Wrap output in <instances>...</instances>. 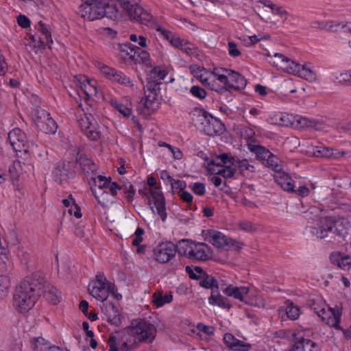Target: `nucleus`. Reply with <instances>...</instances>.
<instances>
[{
    "mask_svg": "<svg viewBox=\"0 0 351 351\" xmlns=\"http://www.w3.org/2000/svg\"><path fill=\"white\" fill-rule=\"evenodd\" d=\"M228 53L232 57H237L239 56L241 53L239 49L237 48L236 43L232 41H230L228 43Z\"/></svg>",
    "mask_w": 351,
    "mask_h": 351,
    "instance_id": "nucleus-58",
    "label": "nucleus"
},
{
    "mask_svg": "<svg viewBox=\"0 0 351 351\" xmlns=\"http://www.w3.org/2000/svg\"><path fill=\"white\" fill-rule=\"evenodd\" d=\"M291 177L285 172L281 170L276 172L274 175V179L276 183L280 186V187L285 184L288 180H290Z\"/></svg>",
    "mask_w": 351,
    "mask_h": 351,
    "instance_id": "nucleus-47",
    "label": "nucleus"
},
{
    "mask_svg": "<svg viewBox=\"0 0 351 351\" xmlns=\"http://www.w3.org/2000/svg\"><path fill=\"white\" fill-rule=\"evenodd\" d=\"M193 192L197 195H204L206 193L204 184L202 182H195L191 186Z\"/></svg>",
    "mask_w": 351,
    "mask_h": 351,
    "instance_id": "nucleus-56",
    "label": "nucleus"
},
{
    "mask_svg": "<svg viewBox=\"0 0 351 351\" xmlns=\"http://www.w3.org/2000/svg\"><path fill=\"white\" fill-rule=\"evenodd\" d=\"M235 172V169H232L230 166H226V168L219 169L216 173L225 178H230L234 176Z\"/></svg>",
    "mask_w": 351,
    "mask_h": 351,
    "instance_id": "nucleus-53",
    "label": "nucleus"
},
{
    "mask_svg": "<svg viewBox=\"0 0 351 351\" xmlns=\"http://www.w3.org/2000/svg\"><path fill=\"white\" fill-rule=\"evenodd\" d=\"M121 5L131 19L149 27L154 25L152 15L138 4H132L128 1H123Z\"/></svg>",
    "mask_w": 351,
    "mask_h": 351,
    "instance_id": "nucleus-7",
    "label": "nucleus"
},
{
    "mask_svg": "<svg viewBox=\"0 0 351 351\" xmlns=\"http://www.w3.org/2000/svg\"><path fill=\"white\" fill-rule=\"evenodd\" d=\"M204 132L208 136H217L223 134L225 130L224 124L217 118L209 114L203 124Z\"/></svg>",
    "mask_w": 351,
    "mask_h": 351,
    "instance_id": "nucleus-17",
    "label": "nucleus"
},
{
    "mask_svg": "<svg viewBox=\"0 0 351 351\" xmlns=\"http://www.w3.org/2000/svg\"><path fill=\"white\" fill-rule=\"evenodd\" d=\"M186 272L189 274L190 278L198 280H199L204 274H206L205 272L201 267H191L190 266H186L185 268Z\"/></svg>",
    "mask_w": 351,
    "mask_h": 351,
    "instance_id": "nucleus-40",
    "label": "nucleus"
},
{
    "mask_svg": "<svg viewBox=\"0 0 351 351\" xmlns=\"http://www.w3.org/2000/svg\"><path fill=\"white\" fill-rule=\"evenodd\" d=\"M217 158L220 159L223 165L229 164L231 165H234L236 162V158L233 156H230L228 154L223 153L218 155L217 156Z\"/></svg>",
    "mask_w": 351,
    "mask_h": 351,
    "instance_id": "nucleus-54",
    "label": "nucleus"
},
{
    "mask_svg": "<svg viewBox=\"0 0 351 351\" xmlns=\"http://www.w3.org/2000/svg\"><path fill=\"white\" fill-rule=\"evenodd\" d=\"M17 23L23 28H27L30 25L29 19L27 16L22 14L18 16Z\"/></svg>",
    "mask_w": 351,
    "mask_h": 351,
    "instance_id": "nucleus-64",
    "label": "nucleus"
},
{
    "mask_svg": "<svg viewBox=\"0 0 351 351\" xmlns=\"http://www.w3.org/2000/svg\"><path fill=\"white\" fill-rule=\"evenodd\" d=\"M167 75L165 70L160 69L159 67H154L151 71L147 78V83L144 86L145 99L144 106L146 108H150L155 101L158 99L160 93L159 85L160 81Z\"/></svg>",
    "mask_w": 351,
    "mask_h": 351,
    "instance_id": "nucleus-4",
    "label": "nucleus"
},
{
    "mask_svg": "<svg viewBox=\"0 0 351 351\" xmlns=\"http://www.w3.org/2000/svg\"><path fill=\"white\" fill-rule=\"evenodd\" d=\"M123 186H119L117 182L109 181V184L107 186V190H108L112 195L115 196L117 194V191L123 189Z\"/></svg>",
    "mask_w": 351,
    "mask_h": 351,
    "instance_id": "nucleus-61",
    "label": "nucleus"
},
{
    "mask_svg": "<svg viewBox=\"0 0 351 351\" xmlns=\"http://www.w3.org/2000/svg\"><path fill=\"white\" fill-rule=\"evenodd\" d=\"M264 161H265V165L271 168L275 171V173L281 170V166L277 163V158L273 154L272 156L265 159Z\"/></svg>",
    "mask_w": 351,
    "mask_h": 351,
    "instance_id": "nucleus-51",
    "label": "nucleus"
},
{
    "mask_svg": "<svg viewBox=\"0 0 351 351\" xmlns=\"http://www.w3.org/2000/svg\"><path fill=\"white\" fill-rule=\"evenodd\" d=\"M8 138L15 152H27L25 149L26 135L21 129L16 128L11 130L8 133Z\"/></svg>",
    "mask_w": 351,
    "mask_h": 351,
    "instance_id": "nucleus-15",
    "label": "nucleus"
},
{
    "mask_svg": "<svg viewBox=\"0 0 351 351\" xmlns=\"http://www.w3.org/2000/svg\"><path fill=\"white\" fill-rule=\"evenodd\" d=\"M31 346L34 351H46L50 347L49 342L41 337L34 338Z\"/></svg>",
    "mask_w": 351,
    "mask_h": 351,
    "instance_id": "nucleus-37",
    "label": "nucleus"
},
{
    "mask_svg": "<svg viewBox=\"0 0 351 351\" xmlns=\"http://www.w3.org/2000/svg\"><path fill=\"white\" fill-rule=\"evenodd\" d=\"M35 275L37 294L38 298L43 296L46 300L56 304L60 302L57 289L50 283L47 282L43 277L38 274Z\"/></svg>",
    "mask_w": 351,
    "mask_h": 351,
    "instance_id": "nucleus-9",
    "label": "nucleus"
},
{
    "mask_svg": "<svg viewBox=\"0 0 351 351\" xmlns=\"http://www.w3.org/2000/svg\"><path fill=\"white\" fill-rule=\"evenodd\" d=\"M208 237L210 238L209 242L217 248H224L226 247H234L235 249L241 248L237 241L225 236L220 232L210 230Z\"/></svg>",
    "mask_w": 351,
    "mask_h": 351,
    "instance_id": "nucleus-13",
    "label": "nucleus"
},
{
    "mask_svg": "<svg viewBox=\"0 0 351 351\" xmlns=\"http://www.w3.org/2000/svg\"><path fill=\"white\" fill-rule=\"evenodd\" d=\"M106 5L104 6V10L105 12V16L109 19H115L117 17L118 10L112 1L102 0Z\"/></svg>",
    "mask_w": 351,
    "mask_h": 351,
    "instance_id": "nucleus-36",
    "label": "nucleus"
},
{
    "mask_svg": "<svg viewBox=\"0 0 351 351\" xmlns=\"http://www.w3.org/2000/svg\"><path fill=\"white\" fill-rule=\"evenodd\" d=\"M63 205L64 207L71 208V206H73L75 208L74 211V216L76 218H80L82 217L81 210L80 206L75 203V199L73 198L71 195H69L67 198L64 199L62 201Z\"/></svg>",
    "mask_w": 351,
    "mask_h": 351,
    "instance_id": "nucleus-38",
    "label": "nucleus"
},
{
    "mask_svg": "<svg viewBox=\"0 0 351 351\" xmlns=\"http://www.w3.org/2000/svg\"><path fill=\"white\" fill-rule=\"evenodd\" d=\"M292 341L294 342L291 351H319L317 344L300 336L299 333H292Z\"/></svg>",
    "mask_w": 351,
    "mask_h": 351,
    "instance_id": "nucleus-14",
    "label": "nucleus"
},
{
    "mask_svg": "<svg viewBox=\"0 0 351 351\" xmlns=\"http://www.w3.org/2000/svg\"><path fill=\"white\" fill-rule=\"evenodd\" d=\"M194 242L189 239H182L178 241L175 247H177V252L182 256H185L188 258H190L193 250Z\"/></svg>",
    "mask_w": 351,
    "mask_h": 351,
    "instance_id": "nucleus-30",
    "label": "nucleus"
},
{
    "mask_svg": "<svg viewBox=\"0 0 351 351\" xmlns=\"http://www.w3.org/2000/svg\"><path fill=\"white\" fill-rule=\"evenodd\" d=\"M249 149L252 152H254L257 157L263 160L269 158L270 156H272V153H271L268 149L261 145H254L249 144Z\"/></svg>",
    "mask_w": 351,
    "mask_h": 351,
    "instance_id": "nucleus-35",
    "label": "nucleus"
},
{
    "mask_svg": "<svg viewBox=\"0 0 351 351\" xmlns=\"http://www.w3.org/2000/svg\"><path fill=\"white\" fill-rule=\"evenodd\" d=\"M76 163L79 166L80 170L84 173L93 172L96 171L97 169L94 162L86 156H80L77 159Z\"/></svg>",
    "mask_w": 351,
    "mask_h": 351,
    "instance_id": "nucleus-31",
    "label": "nucleus"
},
{
    "mask_svg": "<svg viewBox=\"0 0 351 351\" xmlns=\"http://www.w3.org/2000/svg\"><path fill=\"white\" fill-rule=\"evenodd\" d=\"M144 230L143 228L138 227L134 232V238L132 240V245L134 246H138L143 241V235Z\"/></svg>",
    "mask_w": 351,
    "mask_h": 351,
    "instance_id": "nucleus-55",
    "label": "nucleus"
},
{
    "mask_svg": "<svg viewBox=\"0 0 351 351\" xmlns=\"http://www.w3.org/2000/svg\"><path fill=\"white\" fill-rule=\"evenodd\" d=\"M199 285L205 289L211 290V295L208 298V302L212 305H217L223 308L230 309L232 305L229 302V300L223 297L219 293L220 282L215 277L209 275L207 273L204 274L199 280Z\"/></svg>",
    "mask_w": 351,
    "mask_h": 351,
    "instance_id": "nucleus-6",
    "label": "nucleus"
},
{
    "mask_svg": "<svg viewBox=\"0 0 351 351\" xmlns=\"http://www.w3.org/2000/svg\"><path fill=\"white\" fill-rule=\"evenodd\" d=\"M110 180V177L107 178L103 176H98L97 178H93L95 186H97V189L92 187L91 191L99 204H101L99 197L108 195L107 186L109 184Z\"/></svg>",
    "mask_w": 351,
    "mask_h": 351,
    "instance_id": "nucleus-21",
    "label": "nucleus"
},
{
    "mask_svg": "<svg viewBox=\"0 0 351 351\" xmlns=\"http://www.w3.org/2000/svg\"><path fill=\"white\" fill-rule=\"evenodd\" d=\"M213 256L211 248L205 243L194 242L189 259L206 261Z\"/></svg>",
    "mask_w": 351,
    "mask_h": 351,
    "instance_id": "nucleus-18",
    "label": "nucleus"
},
{
    "mask_svg": "<svg viewBox=\"0 0 351 351\" xmlns=\"http://www.w3.org/2000/svg\"><path fill=\"white\" fill-rule=\"evenodd\" d=\"M239 228L245 232H252L256 230V226L250 221L242 220L238 222Z\"/></svg>",
    "mask_w": 351,
    "mask_h": 351,
    "instance_id": "nucleus-49",
    "label": "nucleus"
},
{
    "mask_svg": "<svg viewBox=\"0 0 351 351\" xmlns=\"http://www.w3.org/2000/svg\"><path fill=\"white\" fill-rule=\"evenodd\" d=\"M158 31H160L162 34L169 41V43L175 47L180 49L183 43L185 42L180 37L173 35L171 32L162 29L161 27L157 28Z\"/></svg>",
    "mask_w": 351,
    "mask_h": 351,
    "instance_id": "nucleus-33",
    "label": "nucleus"
},
{
    "mask_svg": "<svg viewBox=\"0 0 351 351\" xmlns=\"http://www.w3.org/2000/svg\"><path fill=\"white\" fill-rule=\"evenodd\" d=\"M221 68L220 69H215L213 71L210 73V75L214 76L216 77L221 83L223 84L226 86H228V84L229 83L228 81V73H227V75L221 74L220 73V71Z\"/></svg>",
    "mask_w": 351,
    "mask_h": 351,
    "instance_id": "nucleus-50",
    "label": "nucleus"
},
{
    "mask_svg": "<svg viewBox=\"0 0 351 351\" xmlns=\"http://www.w3.org/2000/svg\"><path fill=\"white\" fill-rule=\"evenodd\" d=\"M197 327L199 330L204 332L208 335H213L214 334L215 328L213 326H206L204 324L199 323Z\"/></svg>",
    "mask_w": 351,
    "mask_h": 351,
    "instance_id": "nucleus-63",
    "label": "nucleus"
},
{
    "mask_svg": "<svg viewBox=\"0 0 351 351\" xmlns=\"http://www.w3.org/2000/svg\"><path fill=\"white\" fill-rule=\"evenodd\" d=\"M111 105L117 110L125 117H129L131 114V108L128 106L123 105L116 99H111Z\"/></svg>",
    "mask_w": 351,
    "mask_h": 351,
    "instance_id": "nucleus-41",
    "label": "nucleus"
},
{
    "mask_svg": "<svg viewBox=\"0 0 351 351\" xmlns=\"http://www.w3.org/2000/svg\"><path fill=\"white\" fill-rule=\"evenodd\" d=\"M75 77L79 83L80 91L85 95L86 99L97 95V90L95 81L89 80L88 78L84 75H78Z\"/></svg>",
    "mask_w": 351,
    "mask_h": 351,
    "instance_id": "nucleus-20",
    "label": "nucleus"
},
{
    "mask_svg": "<svg viewBox=\"0 0 351 351\" xmlns=\"http://www.w3.org/2000/svg\"><path fill=\"white\" fill-rule=\"evenodd\" d=\"M328 313L329 315L326 323L332 327L337 330H340L346 333V331L339 325L341 316V310L339 308L335 310L330 308Z\"/></svg>",
    "mask_w": 351,
    "mask_h": 351,
    "instance_id": "nucleus-26",
    "label": "nucleus"
},
{
    "mask_svg": "<svg viewBox=\"0 0 351 351\" xmlns=\"http://www.w3.org/2000/svg\"><path fill=\"white\" fill-rule=\"evenodd\" d=\"M128 57L135 63H145L149 60V54L147 51L136 47V49H130Z\"/></svg>",
    "mask_w": 351,
    "mask_h": 351,
    "instance_id": "nucleus-27",
    "label": "nucleus"
},
{
    "mask_svg": "<svg viewBox=\"0 0 351 351\" xmlns=\"http://www.w3.org/2000/svg\"><path fill=\"white\" fill-rule=\"evenodd\" d=\"M152 302L157 307H160L165 304L170 303L173 300V295L171 294H167L163 295L160 291H156L153 294Z\"/></svg>",
    "mask_w": 351,
    "mask_h": 351,
    "instance_id": "nucleus-34",
    "label": "nucleus"
},
{
    "mask_svg": "<svg viewBox=\"0 0 351 351\" xmlns=\"http://www.w3.org/2000/svg\"><path fill=\"white\" fill-rule=\"evenodd\" d=\"M298 123L301 128H313L315 130H324L327 128V125L322 121L311 120L305 117L300 118Z\"/></svg>",
    "mask_w": 351,
    "mask_h": 351,
    "instance_id": "nucleus-29",
    "label": "nucleus"
},
{
    "mask_svg": "<svg viewBox=\"0 0 351 351\" xmlns=\"http://www.w3.org/2000/svg\"><path fill=\"white\" fill-rule=\"evenodd\" d=\"M226 284L223 280H221V282H220L219 289H221L223 293L227 295L228 296H233L234 298H240V295L238 291V287H234L232 285H230L227 287L224 286Z\"/></svg>",
    "mask_w": 351,
    "mask_h": 351,
    "instance_id": "nucleus-39",
    "label": "nucleus"
},
{
    "mask_svg": "<svg viewBox=\"0 0 351 351\" xmlns=\"http://www.w3.org/2000/svg\"><path fill=\"white\" fill-rule=\"evenodd\" d=\"M156 329L145 320H135L122 331L110 335L108 339L109 351H131L139 342L152 343L156 337Z\"/></svg>",
    "mask_w": 351,
    "mask_h": 351,
    "instance_id": "nucleus-1",
    "label": "nucleus"
},
{
    "mask_svg": "<svg viewBox=\"0 0 351 351\" xmlns=\"http://www.w3.org/2000/svg\"><path fill=\"white\" fill-rule=\"evenodd\" d=\"M148 198V204L151 206L152 201L154 202V204L156 208L157 213L161 217V219L164 221L167 218V213L165 208V201L162 193L158 187H154L150 190L149 193L146 194ZM152 211H154V207L150 206Z\"/></svg>",
    "mask_w": 351,
    "mask_h": 351,
    "instance_id": "nucleus-11",
    "label": "nucleus"
},
{
    "mask_svg": "<svg viewBox=\"0 0 351 351\" xmlns=\"http://www.w3.org/2000/svg\"><path fill=\"white\" fill-rule=\"evenodd\" d=\"M36 28L38 31L40 32L42 34L45 36V41L41 40V43H49L53 42L51 32L48 29V27L42 21H39L37 23V25H36Z\"/></svg>",
    "mask_w": 351,
    "mask_h": 351,
    "instance_id": "nucleus-42",
    "label": "nucleus"
},
{
    "mask_svg": "<svg viewBox=\"0 0 351 351\" xmlns=\"http://www.w3.org/2000/svg\"><path fill=\"white\" fill-rule=\"evenodd\" d=\"M221 70H222V71L228 73L229 83L228 84V86L229 88H232L235 90H241L245 87L247 84V80L242 75L238 72L226 69H221Z\"/></svg>",
    "mask_w": 351,
    "mask_h": 351,
    "instance_id": "nucleus-22",
    "label": "nucleus"
},
{
    "mask_svg": "<svg viewBox=\"0 0 351 351\" xmlns=\"http://www.w3.org/2000/svg\"><path fill=\"white\" fill-rule=\"evenodd\" d=\"M52 174L54 180L62 184L73 176L72 164L64 161L58 162L54 168Z\"/></svg>",
    "mask_w": 351,
    "mask_h": 351,
    "instance_id": "nucleus-16",
    "label": "nucleus"
},
{
    "mask_svg": "<svg viewBox=\"0 0 351 351\" xmlns=\"http://www.w3.org/2000/svg\"><path fill=\"white\" fill-rule=\"evenodd\" d=\"M99 69H100L101 73L105 76H106L108 78H109L110 80H112L114 77V75H115V74L117 71L114 69L110 68L106 65H102L101 67H99Z\"/></svg>",
    "mask_w": 351,
    "mask_h": 351,
    "instance_id": "nucleus-57",
    "label": "nucleus"
},
{
    "mask_svg": "<svg viewBox=\"0 0 351 351\" xmlns=\"http://www.w3.org/2000/svg\"><path fill=\"white\" fill-rule=\"evenodd\" d=\"M286 313L291 319L295 320L298 318L300 315V309L298 306L291 303L287 306Z\"/></svg>",
    "mask_w": 351,
    "mask_h": 351,
    "instance_id": "nucleus-45",
    "label": "nucleus"
},
{
    "mask_svg": "<svg viewBox=\"0 0 351 351\" xmlns=\"http://www.w3.org/2000/svg\"><path fill=\"white\" fill-rule=\"evenodd\" d=\"M171 189L175 192L180 193L186 187V183L184 180H175L173 178L172 182L169 183Z\"/></svg>",
    "mask_w": 351,
    "mask_h": 351,
    "instance_id": "nucleus-48",
    "label": "nucleus"
},
{
    "mask_svg": "<svg viewBox=\"0 0 351 351\" xmlns=\"http://www.w3.org/2000/svg\"><path fill=\"white\" fill-rule=\"evenodd\" d=\"M95 284L96 286L107 287L108 284L111 283L107 280L104 274H98L96 276V282Z\"/></svg>",
    "mask_w": 351,
    "mask_h": 351,
    "instance_id": "nucleus-62",
    "label": "nucleus"
},
{
    "mask_svg": "<svg viewBox=\"0 0 351 351\" xmlns=\"http://www.w3.org/2000/svg\"><path fill=\"white\" fill-rule=\"evenodd\" d=\"M210 113L203 108H195L191 112V119L195 123H199L203 125L206 119H208Z\"/></svg>",
    "mask_w": 351,
    "mask_h": 351,
    "instance_id": "nucleus-32",
    "label": "nucleus"
},
{
    "mask_svg": "<svg viewBox=\"0 0 351 351\" xmlns=\"http://www.w3.org/2000/svg\"><path fill=\"white\" fill-rule=\"evenodd\" d=\"M88 290L89 293L95 299L104 302L107 300L110 293H114L115 286L114 284H108L107 287L89 285Z\"/></svg>",
    "mask_w": 351,
    "mask_h": 351,
    "instance_id": "nucleus-19",
    "label": "nucleus"
},
{
    "mask_svg": "<svg viewBox=\"0 0 351 351\" xmlns=\"http://www.w3.org/2000/svg\"><path fill=\"white\" fill-rule=\"evenodd\" d=\"M90 119H93L90 114L89 116L84 114L78 119V125L82 132L88 138L97 141L100 138V132L97 130L96 125L91 122Z\"/></svg>",
    "mask_w": 351,
    "mask_h": 351,
    "instance_id": "nucleus-12",
    "label": "nucleus"
},
{
    "mask_svg": "<svg viewBox=\"0 0 351 351\" xmlns=\"http://www.w3.org/2000/svg\"><path fill=\"white\" fill-rule=\"evenodd\" d=\"M330 260L333 265L345 271L349 270L351 267V257L348 255L338 252H332L330 256Z\"/></svg>",
    "mask_w": 351,
    "mask_h": 351,
    "instance_id": "nucleus-24",
    "label": "nucleus"
},
{
    "mask_svg": "<svg viewBox=\"0 0 351 351\" xmlns=\"http://www.w3.org/2000/svg\"><path fill=\"white\" fill-rule=\"evenodd\" d=\"M234 165L239 168L241 171L243 170H249L252 172L254 171V166L250 165L247 160L236 159Z\"/></svg>",
    "mask_w": 351,
    "mask_h": 351,
    "instance_id": "nucleus-52",
    "label": "nucleus"
},
{
    "mask_svg": "<svg viewBox=\"0 0 351 351\" xmlns=\"http://www.w3.org/2000/svg\"><path fill=\"white\" fill-rule=\"evenodd\" d=\"M38 296L35 275L29 280L21 282L13 295V306L21 313L28 312L34 306Z\"/></svg>",
    "mask_w": 351,
    "mask_h": 351,
    "instance_id": "nucleus-3",
    "label": "nucleus"
},
{
    "mask_svg": "<svg viewBox=\"0 0 351 351\" xmlns=\"http://www.w3.org/2000/svg\"><path fill=\"white\" fill-rule=\"evenodd\" d=\"M123 190L124 193L126 194V198L129 202H132L134 195L135 194V190L132 184H130L128 186L125 184L123 185Z\"/></svg>",
    "mask_w": 351,
    "mask_h": 351,
    "instance_id": "nucleus-59",
    "label": "nucleus"
},
{
    "mask_svg": "<svg viewBox=\"0 0 351 351\" xmlns=\"http://www.w3.org/2000/svg\"><path fill=\"white\" fill-rule=\"evenodd\" d=\"M38 126L46 134H55L58 128L56 122L49 116V114H47L43 119L38 120Z\"/></svg>",
    "mask_w": 351,
    "mask_h": 351,
    "instance_id": "nucleus-25",
    "label": "nucleus"
},
{
    "mask_svg": "<svg viewBox=\"0 0 351 351\" xmlns=\"http://www.w3.org/2000/svg\"><path fill=\"white\" fill-rule=\"evenodd\" d=\"M274 58H276V62H274V64L276 66H280L289 73L298 75L310 82L316 80V73L310 68L309 63L300 65L281 53H275Z\"/></svg>",
    "mask_w": 351,
    "mask_h": 351,
    "instance_id": "nucleus-5",
    "label": "nucleus"
},
{
    "mask_svg": "<svg viewBox=\"0 0 351 351\" xmlns=\"http://www.w3.org/2000/svg\"><path fill=\"white\" fill-rule=\"evenodd\" d=\"M106 5L102 0H94L89 3L81 5L79 8V14L88 21L101 19L105 16L104 8Z\"/></svg>",
    "mask_w": 351,
    "mask_h": 351,
    "instance_id": "nucleus-8",
    "label": "nucleus"
},
{
    "mask_svg": "<svg viewBox=\"0 0 351 351\" xmlns=\"http://www.w3.org/2000/svg\"><path fill=\"white\" fill-rule=\"evenodd\" d=\"M190 93L193 97L199 99H204L207 95L206 90L199 86H193L190 89Z\"/></svg>",
    "mask_w": 351,
    "mask_h": 351,
    "instance_id": "nucleus-46",
    "label": "nucleus"
},
{
    "mask_svg": "<svg viewBox=\"0 0 351 351\" xmlns=\"http://www.w3.org/2000/svg\"><path fill=\"white\" fill-rule=\"evenodd\" d=\"M177 247L175 244L171 241L162 242L159 243L154 249V258L160 263H167L169 262L176 255Z\"/></svg>",
    "mask_w": 351,
    "mask_h": 351,
    "instance_id": "nucleus-10",
    "label": "nucleus"
},
{
    "mask_svg": "<svg viewBox=\"0 0 351 351\" xmlns=\"http://www.w3.org/2000/svg\"><path fill=\"white\" fill-rule=\"evenodd\" d=\"M112 80L127 87L133 86V83L130 80V79L121 71H117L115 75H114Z\"/></svg>",
    "mask_w": 351,
    "mask_h": 351,
    "instance_id": "nucleus-43",
    "label": "nucleus"
},
{
    "mask_svg": "<svg viewBox=\"0 0 351 351\" xmlns=\"http://www.w3.org/2000/svg\"><path fill=\"white\" fill-rule=\"evenodd\" d=\"M9 293V282L6 277L0 276V298L3 299Z\"/></svg>",
    "mask_w": 351,
    "mask_h": 351,
    "instance_id": "nucleus-44",
    "label": "nucleus"
},
{
    "mask_svg": "<svg viewBox=\"0 0 351 351\" xmlns=\"http://www.w3.org/2000/svg\"><path fill=\"white\" fill-rule=\"evenodd\" d=\"M87 230L88 229L86 228L84 226L78 225L75 227L74 234L76 237L81 239L84 238L86 240L87 238L86 232Z\"/></svg>",
    "mask_w": 351,
    "mask_h": 351,
    "instance_id": "nucleus-60",
    "label": "nucleus"
},
{
    "mask_svg": "<svg viewBox=\"0 0 351 351\" xmlns=\"http://www.w3.org/2000/svg\"><path fill=\"white\" fill-rule=\"evenodd\" d=\"M105 314L108 319L112 324L118 325L120 324V315L117 307L112 302L107 303L104 308Z\"/></svg>",
    "mask_w": 351,
    "mask_h": 351,
    "instance_id": "nucleus-28",
    "label": "nucleus"
},
{
    "mask_svg": "<svg viewBox=\"0 0 351 351\" xmlns=\"http://www.w3.org/2000/svg\"><path fill=\"white\" fill-rule=\"evenodd\" d=\"M348 222L346 219L335 220L331 217H319L317 226L312 228L311 232L320 239H328V241L343 239L346 234Z\"/></svg>",
    "mask_w": 351,
    "mask_h": 351,
    "instance_id": "nucleus-2",
    "label": "nucleus"
},
{
    "mask_svg": "<svg viewBox=\"0 0 351 351\" xmlns=\"http://www.w3.org/2000/svg\"><path fill=\"white\" fill-rule=\"evenodd\" d=\"M223 341L230 349L235 351H248L251 345L235 338L230 333H226L223 336Z\"/></svg>",
    "mask_w": 351,
    "mask_h": 351,
    "instance_id": "nucleus-23",
    "label": "nucleus"
}]
</instances>
